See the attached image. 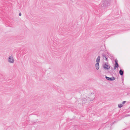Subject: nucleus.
<instances>
[{
    "label": "nucleus",
    "mask_w": 130,
    "mask_h": 130,
    "mask_svg": "<svg viewBox=\"0 0 130 130\" xmlns=\"http://www.w3.org/2000/svg\"><path fill=\"white\" fill-rule=\"evenodd\" d=\"M8 61L12 63H13V58L12 57H9V58Z\"/></svg>",
    "instance_id": "obj_3"
},
{
    "label": "nucleus",
    "mask_w": 130,
    "mask_h": 130,
    "mask_svg": "<svg viewBox=\"0 0 130 130\" xmlns=\"http://www.w3.org/2000/svg\"><path fill=\"white\" fill-rule=\"evenodd\" d=\"M95 66L96 69H98L99 68V63H97L96 64Z\"/></svg>",
    "instance_id": "obj_6"
},
{
    "label": "nucleus",
    "mask_w": 130,
    "mask_h": 130,
    "mask_svg": "<svg viewBox=\"0 0 130 130\" xmlns=\"http://www.w3.org/2000/svg\"><path fill=\"white\" fill-rule=\"evenodd\" d=\"M106 78L107 80H109L111 81L114 80L115 79V78L114 77H112V78H111L106 76Z\"/></svg>",
    "instance_id": "obj_4"
},
{
    "label": "nucleus",
    "mask_w": 130,
    "mask_h": 130,
    "mask_svg": "<svg viewBox=\"0 0 130 130\" xmlns=\"http://www.w3.org/2000/svg\"><path fill=\"white\" fill-rule=\"evenodd\" d=\"M103 67L105 69L108 70L110 69V66L108 65L107 63H105L103 66Z\"/></svg>",
    "instance_id": "obj_1"
},
{
    "label": "nucleus",
    "mask_w": 130,
    "mask_h": 130,
    "mask_svg": "<svg viewBox=\"0 0 130 130\" xmlns=\"http://www.w3.org/2000/svg\"><path fill=\"white\" fill-rule=\"evenodd\" d=\"M19 15L20 16H21V13H19Z\"/></svg>",
    "instance_id": "obj_11"
},
{
    "label": "nucleus",
    "mask_w": 130,
    "mask_h": 130,
    "mask_svg": "<svg viewBox=\"0 0 130 130\" xmlns=\"http://www.w3.org/2000/svg\"><path fill=\"white\" fill-rule=\"evenodd\" d=\"M126 102V101H124L123 102H122V104H124Z\"/></svg>",
    "instance_id": "obj_10"
},
{
    "label": "nucleus",
    "mask_w": 130,
    "mask_h": 130,
    "mask_svg": "<svg viewBox=\"0 0 130 130\" xmlns=\"http://www.w3.org/2000/svg\"><path fill=\"white\" fill-rule=\"evenodd\" d=\"M103 58L104 59H105L106 60H107V58L106 57H104Z\"/></svg>",
    "instance_id": "obj_9"
},
{
    "label": "nucleus",
    "mask_w": 130,
    "mask_h": 130,
    "mask_svg": "<svg viewBox=\"0 0 130 130\" xmlns=\"http://www.w3.org/2000/svg\"><path fill=\"white\" fill-rule=\"evenodd\" d=\"M115 64L114 69L115 70L116 69V68H118L119 67V65L117 62V60H115Z\"/></svg>",
    "instance_id": "obj_2"
},
{
    "label": "nucleus",
    "mask_w": 130,
    "mask_h": 130,
    "mask_svg": "<svg viewBox=\"0 0 130 130\" xmlns=\"http://www.w3.org/2000/svg\"><path fill=\"white\" fill-rule=\"evenodd\" d=\"M118 107H119L121 108V107H122L123 106V105L122 104H118Z\"/></svg>",
    "instance_id": "obj_8"
},
{
    "label": "nucleus",
    "mask_w": 130,
    "mask_h": 130,
    "mask_svg": "<svg viewBox=\"0 0 130 130\" xmlns=\"http://www.w3.org/2000/svg\"><path fill=\"white\" fill-rule=\"evenodd\" d=\"M119 73L121 75H122L123 74V72L121 70H120L119 71Z\"/></svg>",
    "instance_id": "obj_7"
},
{
    "label": "nucleus",
    "mask_w": 130,
    "mask_h": 130,
    "mask_svg": "<svg viewBox=\"0 0 130 130\" xmlns=\"http://www.w3.org/2000/svg\"><path fill=\"white\" fill-rule=\"evenodd\" d=\"M100 56H99L98 57L96 60V61L97 63H99L100 62Z\"/></svg>",
    "instance_id": "obj_5"
}]
</instances>
